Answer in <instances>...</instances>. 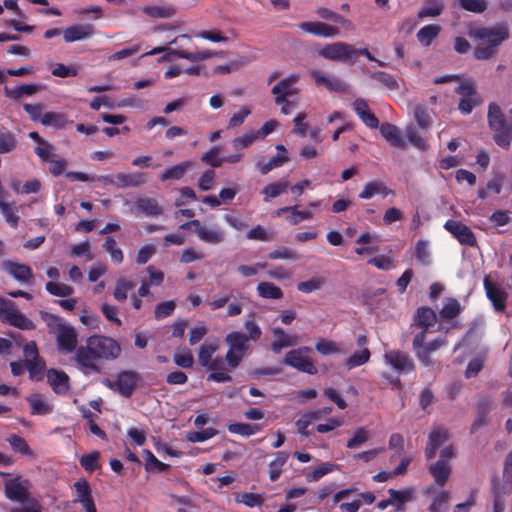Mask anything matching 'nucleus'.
I'll use <instances>...</instances> for the list:
<instances>
[{
  "mask_svg": "<svg viewBox=\"0 0 512 512\" xmlns=\"http://www.w3.org/2000/svg\"><path fill=\"white\" fill-rule=\"evenodd\" d=\"M381 135L394 147L405 149L406 142L401 135L400 129L391 123H383L380 126Z\"/></svg>",
  "mask_w": 512,
  "mask_h": 512,
  "instance_id": "a878e982",
  "label": "nucleus"
},
{
  "mask_svg": "<svg viewBox=\"0 0 512 512\" xmlns=\"http://www.w3.org/2000/svg\"><path fill=\"white\" fill-rule=\"evenodd\" d=\"M455 92L460 95L458 109L464 115L470 114L475 107L482 103L476 85L471 81L461 82L456 87Z\"/></svg>",
  "mask_w": 512,
  "mask_h": 512,
  "instance_id": "423d86ee",
  "label": "nucleus"
},
{
  "mask_svg": "<svg viewBox=\"0 0 512 512\" xmlns=\"http://www.w3.org/2000/svg\"><path fill=\"white\" fill-rule=\"evenodd\" d=\"M319 54L329 60L333 61H349L356 55V49L350 44L344 42H337L325 45Z\"/></svg>",
  "mask_w": 512,
  "mask_h": 512,
  "instance_id": "f8f14e48",
  "label": "nucleus"
},
{
  "mask_svg": "<svg viewBox=\"0 0 512 512\" xmlns=\"http://www.w3.org/2000/svg\"><path fill=\"white\" fill-rule=\"evenodd\" d=\"M244 328L247 331V337H249V340L256 342L261 338L262 331L260 326L255 321V315L254 313H250L245 321H244Z\"/></svg>",
  "mask_w": 512,
  "mask_h": 512,
  "instance_id": "680f3d73",
  "label": "nucleus"
},
{
  "mask_svg": "<svg viewBox=\"0 0 512 512\" xmlns=\"http://www.w3.org/2000/svg\"><path fill=\"white\" fill-rule=\"evenodd\" d=\"M247 238L250 240L270 242L275 239L274 232H268L263 226L256 225L247 232Z\"/></svg>",
  "mask_w": 512,
  "mask_h": 512,
  "instance_id": "69168bd1",
  "label": "nucleus"
},
{
  "mask_svg": "<svg viewBox=\"0 0 512 512\" xmlns=\"http://www.w3.org/2000/svg\"><path fill=\"white\" fill-rule=\"evenodd\" d=\"M353 108L355 113L361 119V121L369 128L376 129L379 126V120L376 115L371 112L367 102L358 98L353 102Z\"/></svg>",
  "mask_w": 512,
  "mask_h": 512,
  "instance_id": "412c9836",
  "label": "nucleus"
},
{
  "mask_svg": "<svg viewBox=\"0 0 512 512\" xmlns=\"http://www.w3.org/2000/svg\"><path fill=\"white\" fill-rule=\"evenodd\" d=\"M176 308V302L174 300L160 302L155 306L154 316L157 320L164 319L171 316Z\"/></svg>",
  "mask_w": 512,
  "mask_h": 512,
  "instance_id": "774afa93",
  "label": "nucleus"
},
{
  "mask_svg": "<svg viewBox=\"0 0 512 512\" xmlns=\"http://www.w3.org/2000/svg\"><path fill=\"white\" fill-rule=\"evenodd\" d=\"M473 36L482 41L474 50L477 60H488L497 52L499 46L509 38V28L506 24L493 27H481L474 31Z\"/></svg>",
  "mask_w": 512,
  "mask_h": 512,
  "instance_id": "f03ea898",
  "label": "nucleus"
},
{
  "mask_svg": "<svg viewBox=\"0 0 512 512\" xmlns=\"http://www.w3.org/2000/svg\"><path fill=\"white\" fill-rule=\"evenodd\" d=\"M310 75L318 87L324 86L329 91L334 92H344L346 90V84L338 78L329 77L318 70H312Z\"/></svg>",
  "mask_w": 512,
  "mask_h": 512,
  "instance_id": "4be33fe9",
  "label": "nucleus"
},
{
  "mask_svg": "<svg viewBox=\"0 0 512 512\" xmlns=\"http://www.w3.org/2000/svg\"><path fill=\"white\" fill-rule=\"evenodd\" d=\"M214 55H216V53H214L210 50H205V51L196 52V53L188 52L185 50H174V51H170L168 53V55H166L164 57V59H168L169 57H176V58L187 59L189 61H202V60L211 58Z\"/></svg>",
  "mask_w": 512,
  "mask_h": 512,
  "instance_id": "58836bf2",
  "label": "nucleus"
},
{
  "mask_svg": "<svg viewBox=\"0 0 512 512\" xmlns=\"http://www.w3.org/2000/svg\"><path fill=\"white\" fill-rule=\"evenodd\" d=\"M462 308L457 299L451 298L444 304L443 308L440 310L439 314L442 319L452 320L456 318Z\"/></svg>",
  "mask_w": 512,
  "mask_h": 512,
  "instance_id": "4d7b16f0",
  "label": "nucleus"
},
{
  "mask_svg": "<svg viewBox=\"0 0 512 512\" xmlns=\"http://www.w3.org/2000/svg\"><path fill=\"white\" fill-rule=\"evenodd\" d=\"M387 365L392 367L399 374H409L415 371L416 365L413 358L404 351L391 350L384 354Z\"/></svg>",
  "mask_w": 512,
  "mask_h": 512,
  "instance_id": "6e6552de",
  "label": "nucleus"
},
{
  "mask_svg": "<svg viewBox=\"0 0 512 512\" xmlns=\"http://www.w3.org/2000/svg\"><path fill=\"white\" fill-rule=\"evenodd\" d=\"M440 32L441 27L437 24L425 25L417 32V40L421 45L428 47Z\"/></svg>",
  "mask_w": 512,
  "mask_h": 512,
  "instance_id": "4c0bfd02",
  "label": "nucleus"
},
{
  "mask_svg": "<svg viewBox=\"0 0 512 512\" xmlns=\"http://www.w3.org/2000/svg\"><path fill=\"white\" fill-rule=\"evenodd\" d=\"M3 270L16 281L24 284H31L34 274L31 267L24 263L6 260L2 263Z\"/></svg>",
  "mask_w": 512,
  "mask_h": 512,
  "instance_id": "4468645a",
  "label": "nucleus"
},
{
  "mask_svg": "<svg viewBox=\"0 0 512 512\" xmlns=\"http://www.w3.org/2000/svg\"><path fill=\"white\" fill-rule=\"evenodd\" d=\"M487 118L495 143L501 148L508 149L512 142V108L509 110L507 120L500 106L494 102L490 103Z\"/></svg>",
  "mask_w": 512,
  "mask_h": 512,
  "instance_id": "7ed1b4c3",
  "label": "nucleus"
},
{
  "mask_svg": "<svg viewBox=\"0 0 512 512\" xmlns=\"http://www.w3.org/2000/svg\"><path fill=\"white\" fill-rule=\"evenodd\" d=\"M31 407L32 415H48L53 412V404L45 399L40 393H34L26 398Z\"/></svg>",
  "mask_w": 512,
  "mask_h": 512,
  "instance_id": "cd10ccee",
  "label": "nucleus"
},
{
  "mask_svg": "<svg viewBox=\"0 0 512 512\" xmlns=\"http://www.w3.org/2000/svg\"><path fill=\"white\" fill-rule=\"evenodd\" d=\"M299 81V76L291 74L288 77L279 81L273 88L272 94L275 95V103H284L289 96L295 95L298 89L294 88V84Z\"/></svg>",
  "mask_w": 512,
  "mask_h": 512,
  "instance_id": "2eb2a0df",
  "label": "nucleus"
},
{
  "mask_svg": "<svg viewBox=\"0 0 512 512\" xmlns=\"http://www.w3.org/2000/svg\"><path fill=\"white\" fill-rule=\"evenodd\" d=\"M40 90V86L37 84H22L14 88L5 87L4 93L6 97L12 100H18L24 95L31 96L36 94Z\"/></svg>",
  "mask_w": 512,
  "mask_h": 512,
  "instance_id": "f704fd0d",
  "label": "nucleus"
},
{
  "mask_svg": "<svg viewBox=\"0 0 512 512\" xmlns=\"http://www.w3.org/2000/svg\"><path fill=\"white\" fill-rule=\"evenodd\" d=\"M298 27L305 33H309L318 37L331 38L339 35L338 27L328 25L323 22H301Z\"/></svg>",
  "mask_w": 512,
  "mask_h": 512,
  "instance_id": "a211bd4d",
  "label": "nucleus"
},
{
  "mask_svg": "<svg viewBox=\"0 0 512 512\" xmlns=\"http://www.w3.org/2000/svg\"><path fill=\"white\" fill-rule=\"evenodd\" d=\"M0 210L5 217L7 223L12 228H17L19 224L20 217L18 215V208L15 203H8L4 200L2 196H0Z\"/></svg>",
  "mask_w": 512,
  "mask_h": 512,
  "instance_id": "e433bc0d",
  "label": "nucleus"
},
{
  "mask_svg": "<svg viewBox=\"0 0 512 512\" xmlns=\"http://www.w3.org/2000/svg\"><path fill=\"white\" fill-rule=\"evenodd\" d=\"M142 454L145 459V469L147 471L164 472L169 468L168 464L158 460L150 450L144 449Z\"/></svg>",
  "mask_w": 512,
  "mask_h": 512,
  "instance_id": "5fc2aeb1",
  "label": "nucleus"
},
{
  "mask_svg": "<svg viewBox=\"0 0 512 512\" xmlns=\"http://www.w3.org/2000/svg\"><path fill=\"white\" fill-rule=\"evenodd\" d=\"M139 213L147 217H158L163 214V208L159 205L157 199L150 197L138 198L135 202Z\"/></svg>",
  "mask_w": 512,
  "mask_h": 512,
  "instance_id": "bb28decb",
  "label": "nucleus"
},
{
  "mask_svg": "<svg viewBox=\"0 0 512 512\" xmlns=\"http://www.w3.org/2000/svg\"><path fill=\"white\" fill-rule=\"evenodd\" d=\"M120 344L113 338L103 335H92L86 344L78 347L75 361L84 374L99 373L98 360L113 361L121 354Z\"/></svg>",
  "mask_w": 512,
  "mask_h": 512,
  "instance_id": "f257e3e1",
  "label": "nucleus"
},
{
  "mask_svg": "<svg viewBox=\"0 0 512 512\" xmlns=\"http://www.w3.org/2000/svg\"><path fill=\"white\" fill-rule=\"evenodd\" d=\"M227 429L232 434H238L241 436L249 437L260 432L262 430V426L260 424L235 422L229 424Z\"/></svg>",
  "mask_w": 512,
  "mask_h": 512,
  "instance_id": "37998d69",
  "label": "nucleus"
},
{
  "mask_svg": "<svg viewBox=\"0 0 512 512\" xmlns=\"http://www.w3.org/2000/svg\"><path fill=\"white\" fill-rule=\"evenodd\" d=\"M289 457L290 455L286 451H278L275 454V459H273L268 465V474L270 481L275 482L276 480L279 479L283 472V466L286 464Z\"/></svg>",
  "mask_w": 512,
  "mask_h": 512,
  "instance_id": "2f4dec72",
  "label": "nucleus"
},
{
  "mask_svg": "<svg viewBox=\"0 0 512 512\" xmlns=\"http://www.w3.org/2000/svg\"><path fill=\"white\" fill-rule=\"evenodd\" d=\"M444 8L445 4L442 0H425L424 5L417 14V17L419 19L438 17L442 14Z\"/></svg>",
  "mask_w": 512,
  "mask_h": 512,
  "instance_id": "72a5a7b5",
  "label": "nucleus"
},
{
  "mask_svg": "<svg viewBox=\"0 0 512 512\" xmlns=\"http://www.w3.org/2000/svg\"><path fill=\"white\" fill-rule=\"evenodd\" d=\"M436 322L437 315L432 308L422 306L417 309L414 316V324L420 327L422 331H425V334L428 332L430 327H433L436 324Z\"/></svg>",
  "mask_w": 512,
  "mask_h": 512,
  "instance_id": "393cba45",
  "label": "nucleus"
},
{
  "mask_svg": "<svg viewBox=\"0 0 512 512\" xmlns=\"http://www.w3.org/2000/svg\"><path fill=\"white\" fill-rule=\"evenodd\" d=\"M144 12L153 18L168 19L176 15V8L173 5L148 6Z\"/></svg>",
  "mask_w": 512,
  "mask_h": 512,
  "instance_id": "09e8293b",
  "label": "nucleus"
},
{
  "mask_svg": "<svg viewBox=\"0 0 512 512\" xmlns=\"http://www.w3.org/2000/svg\"><path fill=\"white\" fill-rule=\"evenodd\" d=\"M371 353L368 348H364L361 351L354 352L345 360V366L348 370L359 367L367 363L370 359Z\"/></svg>",
  "mask_w": 512,
  "mask_h": 512,
  "instance_id": "603ef678",
  "label": "nucleus"
},
{
  "mask_svg": "<svg viewBox=\"0 0 512 512\" xmlns=\"http://www.w3.org/2000/svg\"><path fill=\"white\" fill-rule=\"evenodd\" d=\"M270 260H290L297 261L300 255L294 250L286 246H278L270 251L267 255Z\"/></svg>",
  "mask_w": 512,
  "mask_h": 512,
  "instance_id": "3c124183",
  "label": "nucleus"
},
{
  "mask_svg": "<svg viewBox=\"0 0 512 512\" xmlns=\"http://www.w3.org/2000/svg\"><path fill=\"white\" fill-rule=\"evenodd\" d=\"M16 147V136L8 130L0 131V154L10 153Z\"/></svg>",
  "mask_w": 512,
  "mask_h": 512,
  "instance_id": "052dcab7",
  "label": "nucleus"
},
{
  "mask_svg": "<svg viewBox=\"0 0 512 512\" xmlns=\"http://www.w3.org/2000/svg\"><path fill=\"white\" fill-rule=\"evenodd\" d=\"M276 149L278 150V153L271 157L267 163H264L259 167V172L262 175H266L274 168L281 167L289 160L288 152L283 145H277Z\"/></svg>",
  "mask_w": 512,
  "mask_h": 512,
  "instance_id": "7c9ffc66",
  "label": "nucleus"
},
{
  "mask_svg": "<svg viewBox=\"0 0 512 512\" xmlns=\"http://www.w3.org/2000/svg\"><path fill=\"white\" fill-rule=\"evenodd\" d=\"M444 228L454 237L461 245L474 247L477 245V239L473 231L464 223L458 220L449 219L445 222Z\"/></svg>",
  "mask_w": 512,
  "mask_h": 512,
  "instance_id": "1a4fd4ad",
  "label": "nucleus"
},
{
  "mask_svg": "<svg viewBox=\"0 0 512 512\" xmlns=\"http://www.w3.org/2000/svg\"><path fill=\"white\" fill-rule=\"evenodd\" d=\"M74 488L77 492V498L74 499V503L79 502L83 505L86 503V500H93L91 487L86 479L82 478L76 481L74 483Z\"/></svg>",
  "mask_w": 512,
  "mask_h": 512,
  "instance_id": "6e6d98bb",
  "label": "nucleus"
},
{
  "mask_svg": "<svg viewBox=\"0 0 512 512\" xmlns=\"http://www.w3.org/2000/svg\"><path fill=\"white\" fill-rule=\"evenodd\" d=\"M370 78L379 82L389 90H396L399 87L396 78L384 71L371 72Z\"/></svg>",
  "mask_w": 512,
  "mask_h": 512,
  "instance_id": "e2e57ef3",
  "label": "nucleus"
},
{
  "mask_svg": "<svg viewBox=\"0 0 512 512\" xmlns=\"http://www.w3.org/2000/svg\"><path fill=\"white\" fill-rule=\"evenodd\" d=\"M97 180L105 185H111L118 189L137 188L144 185L148 178L144 172H119L115 175H100Z\"/></svg>",
  "mask_w": 512,
  "mask_h": 512,
  "instance_id": "39448f33",
  "label": "nucleus"
},
{
  "mask_svg": "<svg viewBox=\"0 0 512 512\" xmlns=\"http://www.w3.org/2000/svg\"><path fill=\"white\" fill-rule=\"evenodd\" d=\"M26 364V369L29 373V378L33 381H40L43 379L44 372L46 369V362L43 358L36 361H29Z\"/></svg>",
  "mask_w": 512,
  "mask_h": 512,
  "instance_id": "bf43d9fd",
  "label": "nucleus"
},
{
  "mask_svg": "<svg viewBox=\"0 0 512 512\" xmlns=\"http://www.w3.org/2000/svg\"><path fill=\"white\" fill-rule=\"evenodd\" d=\"M40 122L44 126H52L55 129H62L67 124V116L65 113L45 112L40 118Z\"/></svg>",
  "mask_w": 512,
  "mask_h": 512,
  "instance_id": "c03bdc74",
  "label": "nucleus"
},
{
  "mask_svg": "<svg viewBox=\"0 0 512 512\" xmlns=\"http://www.w3.org/2000/svg\"><path fill=\"white\" fill-rule=\"evenodd\" d=\"M58 350L63 354H71L77 351V332L73 326L59 325L56 336Z\"/></svg>",
  "mask_w": 512,
  "mask_h": 512,
  "instance_id": "9b49d317",
  "label": "nucleus"
},
{
  "mask_svg": "<svg viewBox=\"0 0 512 512\" xmlns=\"http://www.w3.org/2000/svg\"><path fill=\"white\" fill-rule=\"evenodd\" d=\"M450 492L447 490L439 491L432 499L428 507V512H444L450 500Z\"/></svg>",
  "mask_w": 512,
  "mask_h": 512,
  "instance_id": "864d4df0",
  "label": "nucleus"
},
{
  "mask_svg": "<svg viewBox=\"0 0 512 512\" xmlns=\"http://www.w3.org/2000/svg\"><path fill=\"white\" fill-rule=\"evenodd\" d=\"M45 288L51 295L58 297H68L74 292L70 285L52 281L47 282Z\"/></svg>",
  "mask_w": 512,
  "mask_h": 512,
  "instance_id": "338daca9",
  "label": "nucleus"
},
{
  "mask_svg": "<svg viewBox=\"0 0 512 512\" xmlns=\"http://www.w3.org/2000/svg\"><path fill=\"white\" fill-rule=\"evenodd\" d=\"M283 363L309 375L317 374L318 370L314 362L302 355V349H293L286 353Z\"/></svg>",
  "mask_w": 512,
  "mask_h": 512,
  "instance_id": "ddd939ff",
  "label": "nucleus"
},
{
  "mask_svg": "<svg viewBox=\"0 0 512 512\" xmlns=\"http://www.w3.org/2000/svg\"><path fill=\"white\" fill-rule=\"evenodd\" d=\"M289 187L286 181H277L266 185L261 193L264 195V201L269 202L271 199L280 196L285 193Z\"/></svg>",
  "mask_w": 512,
  "mask_h": 512,
  "instance_id": "49530a36",
  "label": "nucleus"
},
{
  "mask_svg": "<svg viewBox=\"0 0 512 512\" xmlns=\"http://www.w3.org/2000/svg\"><path fill=\"white\" fill-rule=\"evenodd\" d=\"M8 443L10 444L12 450L14 452L20 453L25 456L33 457L34 452L28 445L27 441L16 434H11L7 438Z\"/></svg>",
  "mask_w": 512,
  "mask_h": 512,
  "instance_id": "8fccbe9b",
  "label": "nucleus"
},
{
  "mask_svg": "<svg viewBox=\"0 0 512 512\" xmlns=\"http://www.w3.org/2000/svg\"><path fill=\"white\" fill-rule=\"evenodd\" d=\"M221 147L213 146L207 152L203 153L201 156V161L206 165H209L213 168H219L223 164L222 157L220 156Z\"/></svg>",
  "mask_w": 512,
  "mask_h": 512,
  "instance_id": "13d9d810",
  "label": "nucleus"
},
{
  "mask_svg": "<svg viewBox=\"0 0 512 512\" xmlns=\"http://www.w3.org/2000/svg\"><path fill=\"white\" fill-rule=\"evenodd\" d=\"M429 472L433 476L435 483L443 487L450 477L451 467L444 459H439L429 467Z\"/></svg>",
  "mask_w": 512,
  "mask_h": 512,
  "instance_id": "c756f323",
  "label": "nucleus"
},
{
  "mask_svg": "<svg viewBox=\"0 0 512 512\" xmlns=\"http://www.w3.org/2000/svg\"><path fill=\"white\" fill-rule=\"evenodd\" d=\"M425 339V331L417 333L413 339L412 347L418 360L424 366H431L433 364L431 354L437 351L439 348L445 346L447 340L445 337H437L425 344Z\"/></svg>",
  "mask_w": 512,
  "mask_h": 512,
  "instance_id": "20e7f679",
  "label": "nucleus"
},
{
  "mask_svg": "<svg viewBox=\"0 0 512 512\" xmlns=\"http://www.w3.org/2000/svg\"><path fill=\"white\" fill-rule=\"evenodd\" d=\"M96 29L93 24H74L63 30V38L67 43L85 40L95 35Z\"/></svg>",
  "mask_w": 512,
  "mask_h": 512,
  "instance_id": "dca6fc26",
  "label": "nucleus"
},
{
  "mask_svg": "<svg viewBox=\"0 0 512 512\" xmlns=\"http://www.w3.org/2000/svg\"><path fill=\"white\" fill-rule=\"evenodd\" d=\"M190 167H191L190 161L181 162L179 164H176V165L164 170L160 174L159 178L163 182L167 181V180H179L185 175L187 169Z\"/></svg>",
  "mask_w": 512,
  "mask_h": 512,
  "instance_id": "ea45409f",
  "label": "nucleus"
},
{
  "mask_svg": "<svg viewBox=\"0 0 512 512\" xmlns=\"http://www.w3.org/2000/svg\"><path fill=\"white\" fill-rule=\"evenodd\" d=\"M0 320L22 330H34V322L25 314L13 308V306L0 307Z\"/></svg>",
  "mask_w": 512,
  "mask_h": 512,
  "instance_id": "9d476101",
  "label": "nucleus"
},
{
  "mask_svg": "<svg viewBox=\"0 0 512 512\" xmlns=\"http://www.w3.org/2000/svg\"><path fill=\"white\" fill-rule=\"evenodd\" d=\"M5 495L8 499L19 503H26L29 498L27 488L17 478L10 479L5 484Z\"/></svg>",
  "mask_w": 512,
  "mask_h": 512,
  "instance_id": "b1692460",
  "label": "nucleus"
},
{
  "mask_svg": "<svg viewBox=\"0 0 512 512\" xmlns=\"http://www.w3.org/2000/svg\"><path fill=\"white\" fill-rule=\"evenodd\" d=\"M48 383L56 394H66L70 388L69 376L62 370L49 369Z\"/></svg>",
  "mask_w": 512,
  "mask_h": 512,
  "instance_id": "aec40b11",
  "label": "nucleus"
},
{
  "mask_svg": "<svg viewBox=\"0 0 512 512\" xmlns=\"http://www.w3.org/2000/svg\"><path fill=\"white\" fill-rule=\"evenodd\" d=\"M248 341L249 337L238 331L230 332L225 336V343L229 349L242 353H246L249 349Z\"/></svg>",
  "mask_w": 512,
  "mask_h": 512,
  "instance_id": "473e14b6",
  "label": "nucleus"
},
{
  "mask_svg": "<svg viewBox=\"0 0 512 512\" xmlns=\"http://www.w3.org/2000/svg\"><path fill=\"white\" fill-rule=\"evenodd\" d=\"M274 340L270 344L271 350L278 354L284 348L292 347L296 345L297 339L295 336L289 335L283 328L275 327L272 329Z\"/></svg>",
  "mask_w": 512,
  "mask_h": 512,
  "instance_id": "5701e85b",
  "label": "nucleus"
},
{
  "mask_svg": "<svg viewBox=\"0 0 512 512\" xmlns=\"http://www.w3.org/2000/svg\"><path fill=\"white\" fill-rule=\"evenodd\" d=\"M219 345L216 341L205 340L198 349V362L202 367H206L212 361V356L218 350Z\"/></svg>",
  "mask_w": 512,
  "mask_h": 512,
  "instance_id": "c9c22d12",
  "label": "nucleus"
},
{
  "mask_svg": "<svg viewBox=\"0 0 512 512\" xmlns=\"http://www.w3.org/2000/svg\"><path fill=\"white\" fill-rule=\"evenodd\" d=\"M484 288L488 299L491 301L495 311L504 312L508 298L507 292L493 284L488 277L484 279Z\"/></svg>",
  "mask_w": 512,
  "mask_h": 512,
  "instance_id": "f3484780",
  "label": "nucleus"
},
{
  "mask_svg": "<svg viewBox=\"0 0 512 512\" xmlns=\"http://www.w3.org/2000/svg\"><path fill=\"white\" fill-rule=\"evenodd\" d=\"M390 194L394 195V191L387 187L381 180H372L364 184L362 191L358 197L360 199H371L376 195L386 198Z\"/></svg>",
  "mask_w": 512,
  "mask_h": 512,
  "instance_id": "6ab92c4d",
  "label": "nucleus"
},
{
  "mask_svg": "<svg viewBox=\"0 0 512 512\" xmlns=\"http://www.w3.org/2000/svg\"><path fill=\"white\" fill-rule=\"evenodd\" d=\"M193 232L201 241L208 244L217 245L225 240V232L221 228L209 229L201 224L199 229H193Z\"/></svg>",
  "mask_w": 512,
  "mask_h": 512,
  "instance_id": "c85d7f7f",
  "label": "nucleus"
},
{
  "mask_svg": "<svg viewBox=\"0 0 512 512\" xmlns=\"http://www.w3.org/2000/svg\"><path fill=\"white\" fill-rule=\"evenodd\" d=\"M415 258L423 266H429L431 264L430 252L428 249V242L420 239L415 245Z\"/></svg>",
  "mask_w": 512,
  "mask_h": 512,
  "instance_id": "0e129e2a",
  "label": "nucleus"
},
{
  "mask_svg": "<svg viewBox=\"0 0 512 512\" xmlns=\"http://www.w3.org/2000/svg\"><path fill=\"white\" fill-rule=\"evenodd\" d=\"M388 494L391 498L392 504H396L397 510H402L403 505L413 499L414 489L411 487L403 490L389 489Z\"/></svg>",
  "mask_w": 512,
  "mask_h": 512,
  "instance_id": "a19ab883",
  "label": "nucleus"
},
{
  "mask_svg": "<svg viewBox=\"0 0 512 512\" xmlns=\"http://www.w3.org/2000/svg\"><path fill=\"white\" fill-rule=\"evenodd\" d=\"M315 350L323 356L344 353V351L341 349L339 344H337L333 340H329V339H325V338L317 339V341L315 343Z\"/></svg>",
  "mask_w": 512,
  "mask_h": 512,
  "instance_id": "a18cd8bd",
  "label": "nucleus"
},
{
  "mask_svg": "<svg viewBox=\"0 0 512 512\" xmlns=\"http://www.w3.org/2000/svg\"><path fill=\"white\" fill-rule=\"evenodd\" d=\"M135 287V283L126 278V277H120L116 281L115 289H114V298L119 301L123 302L127 299L128 293L133 290Z\"/></svg>",
  "mask_w": 512,
  "mask_h": 512,
  "instance_id": "de8ad7c7",
  "label": "nucleus"
},
{
  "mask_svg": "<svg viewBox=\"0 0 512 512\" xmlns=\"http://www.w3.org/2000/svg\"><path fill=\"white\" fill-rule=\"evenodd\" d=\"M258 295L264 299L278 300L283 297V291L280 287L271 282H260L257 286Z\"/></svg>",
  "mask_w": 512,
  "mask_h": 512,
  "instance_id": "79ce46f5",
  "label": "nucleus"
},
{
  "mask_svg": "<svg viewBox=\"0 0 512 512\" xmlns=\"http://www.w3.org/2000/svg\"><path fill=\"white\" fill-rule=\"evenodd\" d=\"M140 379V375L137 372L127 370L118 373L114 381L104 380V384L108 388L119 392L122 396L130 398L135 392Z\"/></svg>",
  "mask_w": 512,
  "mask_h": 512,
  "instance_id": "0eeeda50",
  "label": "nucleus"
}]
</instances>
